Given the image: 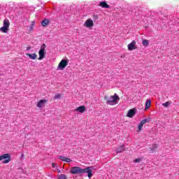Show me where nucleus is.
Masks as SVG:
<instances>
[{"mask_svg": "<svg viewBox=\"0 0 179 179\" xmlns=\"http://www.w3.org/2000/svg\"><path fill=\"white\" fill-rule=\"evenodd\" d=\"M31 48V47H28V48H27V50H30Z\"/></svg>", "mask_w": 179, "mask_h": 179, "instance_id": "31", "label": "nucleus"}, {"mask_svg": "<svg viewBox=\"0 0 179 179\" xmlns=\"http://www.w3.org/2000/svg\"><path fill=\"white\" fill-rule=\"evenodd\" d=\"M65 162H66V163H71V162H72V159L66 157V161H65Z\"/></svg>", "mask_w": 179, "mask_h": 179, "instance_id": "25", "label": "nucleus"}, {"mask_svg": "<svg viewBox=\"0 0 179 179\" xmlns=\"http://www.w3.org/2000/svg\"><path fill=\"white\" fill-rule=\"evenodd\" d=\"M48 103V100L47 99H41L37 105L36 107H38V108H41L42 107H44V104H47Z\"/></svg>", "mask_w": 179, "mask_h": 179, "instance_id": "10", "label": "nucleus"}, {"mask_svg": "<svg viewBox=\"0 0 179 179\" xmlns=\"http://www.w3.org/2000/svg\"><path fill=\"white\" fill-rule=\"evenodd\" d=\"M1 160H4L3 161V164H8V163H9V162H10V155L6 153V154H3L2 155L0 156V162Z\"/></svg>", "mask_w": 179, "mask_h": 179, "instance_id": "5", "label": "nucleus"}, {"mask_svg": "<svg viewBox=\"0 0 179 179\" xmlns=\"http://www.w3.org/2000/svg\"><path fill=\"white\" fill-rule=\"evenodd\" d=\"M56 169L57 170V173H61V170L58 169V166H57Z\"/></svg>", "mask_w": 179, "mask_h": 179, "instance_id": "29", "label": "nucleus"}, {"mask_svg": "<svg viewBox=\"0 0 179 179\" xmlns=\"http://www.w3.org/2000/svg\"><path fill=\"white\" fill-rule=\"evenodd\" d=\"M152 106V101L150 99H148L145 102V110H148V108Z\"/></svg>", "mask_w": 179, "mask_h": 179, "instance_id": "17", "label": "nucleus"}, {"mask_svg": "<svg viewBox=\"0 0 179 179\" xmlns=\"http://www.w3.org/2000/svg\"><path fill=\"white\" fill-rule=\"evenodd\" d=\"M58 159H59V160H62V162H65L66 160V157L59 155Z\"/></svg>", "mask_w": 179, "mask_h": 179, "instance_id": "21", "label": "nucleus"}, {"mask_svg": "<svg viewBox=\"0 0 179 179\" xmlns=\"http://www.w3.org/2000/svg\"><path fill=\"white\" fill-rule=\"evenodd\" d=\"M143 123L140 122L138 127V132L139 131H142V128H143Z\"/></svg>", "mask_w": 179, "mask_h": 179, "instance_id": "20", "label": "nucleus"}, {"mask_svg": "<svg viewBox=\"0 0 179 179\" xmlns=\"http://www.w3.org/2000/svg\"><path fill=\"white\" fill-rule=\"evenodd\" d=\"M26 55L30 58V59H36L37 55L36 53L34 54H30V53H27Z\"/></svg>", "mask_w": 179, "mask_h": 179, "instance_id": "16", "label": "nucleus"}, {"mask_svg": "<svg viewBox=\"0 0 179 179\" xmlns=\"http://www.w3.org/2000/svg\"><path fill=\"white\" fill-rule=\"evenodd\" d=\"M32 26H34V22H32Z\"/></svg>", "mask_w": 179, "mask_h": 179, "instance_id": "32", "label": "nucleus"}, {"mask_svg": "<svg viewBox=\"0 0 179 179\" xmlns=\"http://www.w3.org/2000/svg\"><path fill=\"white\" fill-rule=\"evenodd\" d=\"M94 17H96V19H99V17H97V15H94Z\"/></svg>", "mask_w": 179, "mask_h": 179, "instance_id": "30", "label": "nucleus"}, {"mask_svg": "<svg viewBox=\"0 0 179 179\" xmlns=\"http://www.w3.org/2000/svg\"><path fill=\"white\" fill-rule=\"evenodd\" d=\"M143 124H146V122H150V118H145L141 121Z\"/></svg>", "mask_w": 179, "mask_h": 179, "instance_id": "19", "label": "nucleus"}, {"mask_svg": "<svg viewBox=\"0 0 179 179\" xmlns=\"http://www.w3.org/2000/svg\"><path fill=\"white\" fill-rule=\"evenodd\" d=\"M23 157H24V154L22 153V154L21 155L20 159H23Z\"/></svg>", "mask_w": 179, "mask_h": 179, "instance_id": "28", "label": "nucleus"}, {"mask_svg": "<svg viewBox=\"0 0 179 179\" xmlns=\"http://www.w3.org/2000/svg\"><path fill=\"white\" fill-rule=\"evenodd\" d=\"M52 167L53 169H55V163H52Z\"/></svg>", "mask_w": 179, "mask_h": 179, "instance_id": "27", "label": "nucleus"}, {"mask_svg": "<svg viewBox=\"0 0 179 179\" xmlns=\"http://www.w3.org/2000/svg\"><path fill=\"white\" fill-rule=\"evenodd\" d=\"M74 111H77V113H81L82 114L86 111V106H79L77 108L74 109Z\"/></svg>", "mask_w": 179, "mask_h": 179, "instance_id": "11", "label": "nucleus"}, {"mask_svg": "<svg viewBox=\"0 0 179 179\" xmlns=\"http://www.w3.org/2000/svg\"><path fill=\"white\" fill-rule=\"evenodd\" d=\"M47 48V45L45 43H43L41 46V49L38 51V54H39V57L38 59H39V61H41V59H44V58H45V48Z\"/></svg>", "mask_w": 179, "mask_h": 179, "instance_id": "2", "label": "nucleus"}, {"mask_svg": "<svg viewBox=\"0 0 179 179\" xmlns=\"http://www.w3.org/2000/svg\"><path fill=\"white\" fill-rule=\"evenodd\" d=\"M69 62V59H62L58 65V69H59L60 71H64V69L66 68V66L68 65Z\"/></svg>", "mask_w": 179, "mask_h": 179, "instance_id": "6", "label": "nucleus"}, {"mask_svg": "<svg viewBox=\"0 0 179 179\" xmlns=\"http://www.w3.org/2000/svg\"><path fill=\"white\" fill-rule=\"evenodd\" d=\"M135 114H136V108L130 109L127 112V117L129 118H134V116L135 115Z\"/></svg>", "mask_w": 179, "mask_h": 179, "instance_id": "9", "label": "nucleus"}, {"mask_svg": "<svg viewBox=\"0 0 179 179\" xmlns=\"http://www.w3.org/2000/svg\"><path fill=\"white\" fill-rule=\"evenodd\" d=\"M93 166H87L85 169H82L79 166L72 167L70 170L71 174H85V173H87V177L89 178H92L93 177Z\"/></svg>", "mask_w": 179, "mask_h": 179, "instance_id": "1", "label": "nucleus"}, {"mask_svg": "<svg viewBox=\"0 0 179 179\" xmlns=\"http://www.w3.org/2000/svg\"><path fill=\"white\" fill-rule=\"evenodd\" d=\"M170 104H171V102H170V101H166V102L162 103V106H163L164 107L167 108V107H169V106H170Z\"/></svg>", "mask_w": 179, "mask_h": 179, "instance_id": "22", "label": "nucleus"}, {"mask_svg": "<svg viewBox=\"0 0 179 179\" xmlns=\"http://www.w3.org/2000/svg\"><path fill=\"white\" fill-rule=\"evenodd\" d=\"M141 162V158H137L134 160V163H139Z\"/></svg>", "mask_w": 179, "mask_h": 179, "instance_id": "26", "label": "nucleus"}, {"mask_svg": "<svg viewBox=\"0 0 179 179\" xmlns=\"http://www.w3.org/2000/svg\"><path fill=\"white\" fill-rule=\"evenodd\" d=\"M66 175L65 174H61L58 176V179H67Z\"/></svg>", "mask_w": 179, "mask_h": 179, "instance_id": "23", "label": "nucleus"}, {"mask_svg": "<svg viewBox=\"0 0 179 179\" xmlns=\"http://www.w3.org/2000/svg\"><path fill=\"white\" fill-rule=\"evenodd\" d=\"M142 44L144 47H148L149 45V41L148 39H143Z\"/></svg>", "mask_w": 179, "mask_h": 179, "instance_id": "18", "label": "nucleus"}, {"mask_svg": "<svg viewBox=\"0 0 179 179\" xmlns=\"http://www.w3.org/2000/svg\"><path fill=\"white\" fill-rule=\"evenodd\" d=\"M9 26H10L9 20L5 19L3 20V26L0 28V31H2V33H8V31L9 30Z\"/></svg>", "mask_w": 179, "mask_h": 179, "instance_id": "4", "label": "nucleus"}, {"mask_svg": "<svg viewBox=\"0 0 179 179\" xmlns=\"http://www.w3.org/2000/svg\"><path fill=\"white\" fill-rule=\"evenodd\" d=\"M54 99H55V100H57V99H61V94H57L55 95Z\"/></svg>", "mask_w": 179, "mask_h": 179, "instance_id": "24", "label": "nucleus"}, {"mask_svg": "<svg viewBox=\"0 0 179 179\" xmlns=\"http://www.w3.org/2000/svg\"><path fill=\"white\" fill-rule=\"evenodd\" d=\"M49 24H50V20L48 18L42 20L41 22V26H43V27H47V26H48Z\"/></svg>", "mask_w": 179, "mask_h": 179, "instance_id": "14", "label": "nucleus"}, {"mask_svg": "<svg viewBox=\"0 0 179 179\" xmlns=\"http://www.w3.org/2000/svg\"><path fill=\"white\" fill-rule=\"evenodd\" d=\"M125 150V145H122L116 149V153H122Z\"/></svg>", "mask_w": 179, "mask_h": 179, "instance_id": "15", "label": "nucleus"}, {"mask_svg": "<svg viewBox=\"0 0 179 179\" xmlns=\"http://www.w3.org/2000/svg\"><path fill=\"white\" fill-rule=\"evenodd\" d=\"M129 51H134V50H136V41H133L131 43L127 45Z\"/></svg>", "mask_w": 179, "mask_h": 179, "instance_id": "8", "label": "nucleus"}, {"mask_svg": "<svg viewBox=\"0 0 179 179\" xmlns=\"http://www.w3.org/2000/svg\"><path fill=\"white\" fill-rule=\"evenodd\" d=\"M120 100V96L115 94L113 96H110L109 99L107 100L106 103L110 104V106H114V104H117V101Z\"/></svg>", "mask_w": 179, "mask_h": 179, "instance_id": "3", "label": "nucleus"}, {"mask_svg": "<svg viewBox=\"0 0 179 179\" xmlns=\"http://www.w3.org/2000/svg\"><path fill=\"white\" fill-rule=\"evenodd\" d=\"M157 144H152L151 147L149 148L150 153H155L157 149Z\"/></svg>", "mask_w": 179, "mask_h": 179, "instance_id": "13", "label": "nucleus"}, {"mask_svg": "<svg viewBox=\"0 0 179 179\" xmlns=\"http://www.w3.org/2000/svg\"><path fill=\"white\" fill-rule=\"evenodd\" d=\"M31 29H33V26L31 27Z\"/></svg>", "mask_w": 179, "mask_h": 179, "instance_id": "33", "label": "nucleus"}, {"mask_svg": "<svg viewBox=\"0 0 179 179\" xmlns=\"http://www.w3.org/2000/svg\"><path fill=\"white\" fill-rule=\"evenodd\" d=\"M84 26L88 29H90V27H93L94 26V23L92 19H88L85 22Z\"/></svg>", "mask_w": 179, "mask_h": 179, "instance_id": "7", "label": "nucleus"}, {"mask_svg": "<svg viewBox=\"0 0 179 179\" xmlns=\"http://www.w3.org/2000/svg\"><path fill=\"white\" fill-rule=\"evenodd\" d=\"M99 6H101V8H103L104 9H110V5H108L106 1H101Z\"/></svg>", "mask_w": 179, "mask_h": 179, "instance_id": "12", "label": "nucleus"}]
</instances>
